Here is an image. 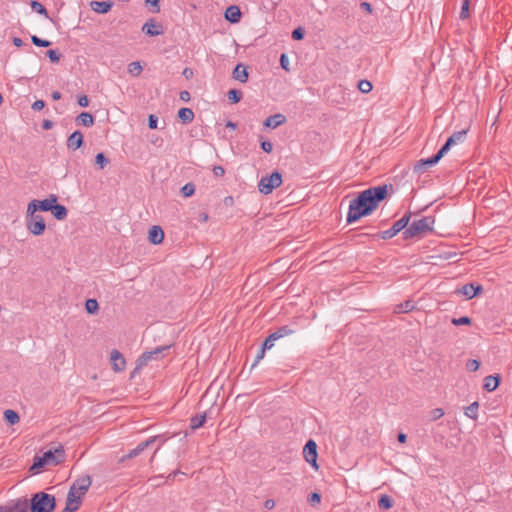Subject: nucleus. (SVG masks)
Masks as SVG:
<instances>
[{
  "label": "nucleus",
  "instance_id": "obj_21",
  "mask_svg": "<svg viewBox=\"0 0 512 512\" xmlns=\"http://www.w3.org/2000/svg\"><path fill=\"white\" fill-rule=\"evenodd\" d=\"M112 2L109 1H92L90 3L91 9L100 14H105L112 8Z\"/></svg>",
  "mask_w": 512,
  "mask_h": 512
},
{
  "label": "nucleus",
  "instance_id": "obj_27",
  "mask_svg": "<svg viewBox=\"0 0 512 512\" xmlns=\"http://www.w3.org/2000/svg\"><path fill=\"white\" fill-rule=\"evenodd\" d=\"M317 451L318 450H303V454H304V458L305 460L312 465V467L315 469V470H318V464H317V458H318V454H317Z\"/></svg>",
  "mask_w": 512,
  "mask_h": 512
},
{
  "label": "nucleus",
  "instance_id": "obj_13",
  "mask_svg": "<svg viewBox=\"0 0 512 512\" xmlns=\"http://www.w3.org/2000/svg\"><path fill=\"white\" fill-rule=\"evenodd\" d=\"M111 363L113 366V369L116 372L123 371L125 369L126 361L123 355L118 350H113L111 352Z\"/></svg>",
  "mask_w": 512,
  "mask_h": 512
},
{
  "label": "nucleus",
  "instance_id": "obj_45",
  "mask_svg": "<svg viewBox=\"0 0 512 512\" xmlns=\"http://www.w3.org/2000/svg\"><path fill=\"white\" fill-rule=\"evenodd\" d=\"M469 3L470 0H463L461 11H460V18L466 19L469 16Z\"/></svg>",
  "mask_w": 512,
  "mask_h": 512
},
{
  "label": "nucleus",
  "instance_id": "obj_6",
  "mask_svg": "<svg viewBox=\"0 0 512 512\" xmlns=\"http://www.w3.org/2000/svg\"><path fill=\"white\" fill-rule=\"evenodd\" d=\"M282 182L283 180L281 173L275 171L271 175L261 178L258 183V189L262 194L268 195L272 193L275 188H278Z\"/></svg>",
  "mask_w": 512,
  "mask_h": 512
},
{
  "label": "nucleus",
  "instance_id": "obj_15",
  "mask_svg": "<svg viewBox=\"0 0 512 512\" xmlns=\"http://www.w3.org/2000/svg\"><path fill=\"white\" fill-rule=\"evenodd\" d=\"M57 202V197L55 195H51L50 198L44 200H33L30 203H34L35 207L41 211H51L54 203Z\"/></svg>",
  "mask_w": 512,
  "mask_h": 512
},
{
  "label": "nucleus",
  "instance_id": "obj_26",
  "mask_svg": "<svg viewBox=\"0 0 512 512\" xmlns=\"http://www.w3.org/2000/svg\"><path fill=\"white\" fill-rule=\"evenodd\" d=\"M499 381H500V379L498 376H492V375L486 376L484 378V388L487 391L492 392L498 387Z\"/></svg>",
  "mask_w": 512,
  "mask_h": 512
},
{
  "label": "nucleus",
  "instance_id": "obj_35",
  "mask_svg": "<svg viewBox=\"0 0 512 512\" xmlns=\"http://www.w3.org/2000/svg\"><path fill=\"white\" fill-rule=\"evenodd\" d=\"M378 506L381 509L388 510L393 506V501L388 495H382L378 501Z\"/></svg>",
  "mask_w": 512,
  "mask_h": 512
},
{
  "label": "nucleus",
  "instance_id": "obj_28",
  "mask_svg": "<svg viewBox=\"0 0 512 512\" xmlns=\"http://www.w3.org/2000/svg\"><path fill=\"white\" fill-rule=\"evenodd\" d=\"M51 212L57 220H64L67 217L68 213L65 206L57 203H54Z\"/></svg>",
  "mask_w": 512,
  "mask_h": 512
},
{
  "label": "nucleus",
  "instance_id": "obj_24",
  "mask_svg": "<svg viewBox=\"0 0 512 512\" xmlns=\"http://www.w3.org/2000/svg\"><path fill=\"white\" fill-rule=\"evenodd\" d=\"M76 123L85 127H90L94 124V117L88 112H82L76 117Z\"/></svg>",
  "mask_w": 512,
  "mask_h": 512
},
{
  "label": "nucleus",
  "instance_id": "obj_53",
  "mask_svg": "<svg viewBox=\"0 0 512 512\" xmlns=\"http://www.w3.org/2000/svg\"><path fill=\"white\" fill-rule=\"evenodd\" d=\"M158 123V118L155 115H150L148 117V126L150 129H156Z\"/></svg>",
  "mask_w": 512,
  "mask_h": 512
},
{
  "label": "nucleus",
  "instance_id": "obj_62",
  "mask_svg": "<svg viewBox=\"0 0 512 512\" xmlns=\"http://www.w3.org/2000/svg\"><path fill=\"white\" fill-rule=\"evenodd\" d=\"M303 448H317V444L314 440L310 439L306 442Z\"/></svg>",
  "mask_w": 512,
  "mask_h": 512
},
{
  "label": "nucleus",
  "instance_id": "obj_17",
  "mask_svg": "<svg viewBox=\"0 0 512 512\" xmlns=\"http://www.w3.org/2000/svg\"><path fill=\"white\" fill-rule=\"evenodd\" d=\"M148 239L152 244H160L164 239V232L160 226H152L149 230Z\"/></svg>",
  "mask_w": 512,
  "mask_h": 512
},
{
  "label": "nucleus",
  "instance_id": "obj_60",
  "mask_svg": "<svg viewBox=\"0 0 512 512\" xmlns=\"http://www.w3.org/2000/svg\"><path fill=\"white\" fill-rule=\"evenodd\" d=\"M179 96L182 101L188 102L190 100V93L188 91H181Z\"/></svg>",
  "mask_w": 512,
  "mask_h": 512
},
{
  "label": "nucleus",
  "instance_id": "obj_36",
  "mask_svg": "<svg viewBox=\"0 0 512 512\" xmlns=\"http://www.w3.org/2000/svg\"><path fill=\"white\" fill-rule=\"evenodd\" d=\"M85 308L89 314L97 313L99 305L96 299H88L85 303Z\"/></svg>",
  "mask_w": 512,
  "mask_h": 512
},
{
  "label": "nucleus",
  "instance_id": "obj_58",
  "mask_svg": "<svg viewBox=\"0 0 512 512\" xmlns=\"http://www.w3.org/2000/svg\"><path fill=\"white\" fill-rule=\"evenodd\" d=\"M213 173H214V175H215L216 177H221V176H223V175H224L225 170H224V168H223L222 166H215V167L213 168Z\"/></svg>",
  "mask_w": 512,
  "mask_h": 512
},
{
  "label": "nucleus",
  "instance_id": "obj_30",
  "mask_svg": "<svg viewBox=\"0 0 512 512\" xmlns=\"http://www.w3.org/2000/svg\"><path fill=\"white\" fill-rule=\"evenodd\" d=\"M478 409L479 403L477 401L471 403L469 406L465 408V415L473 420H476L478 417Z\"/></svg>",
  "mask_w": 512,
  "mask_h": 512
},
{
  "label": "nucleus",
  "instance_id": "obj_10",
  "mask_svg": "<svg viewBox=\"0 0 512 512\" xmlns=\"http://www.w3.org/2000/svg\"><path fill=\"white\" fill-rule=\"evenodd\" d=\"M91 483V477L86 475L84 477L77 479L70 487L69 491H73V494H75L76 496H80L81 498L88 491L89 487L91 486Z\"/></svg>",
  "mask_w": 512,
  "mask_h": 512
},
{
  "label": "nucleus",
  "instance_id": "obj_3",
  "mask_svg": "<svg viewBox=\"0 0 512 512\" xmlns=\"http://www.w3.org/2000/svg\"><path fill=\"white\" fill-rule=\"evenodd\" d=\"M435 218L433 216H425L421 219L414 220L409 227L403 232L404 239L422 236L433 230Z\"/></svg>",
  "mask_w": 512,
  "mask_h": 512
},
{
  "label": "nucleus",
  "instance_id": "obj_52",
  "mask_svg": "<svg viewBox=\"0 0 512 512\" xmlns=\"http://www.w3.org/2000/svg\"><path fill=\"white\" fill-rule=\"evenodd\" d=\"M480 366V363L479 361L475 360V359H472V360H469L468 363H467V368L470 370V371H476L478 370Z\"/></svg>",
  "mask_w": 512,
  "mask_h": 512
},
{
  "label": "nucleus",
  "instance_id": "obj_20",
  "mask_svg": "<svg viewBox=\"0 0 512 512\" xmlns=\"http://www.w3.org/2000/svg\"><path fill=\"white\" fill-rule=\"evenodd\" d=\"M248 76L247 67L243 64H237L233 70V78L241 83H246Z\"/></svg>",
  "mask_w": 512,
  "mask_h": 512
},
{
  "label": "nucleus",
  "instance_id": "obj_32",
  "mask_svg": "<svg viewBox=\"0 0 512 512\" xmlns=\"http://www.w3.org/2000/svg\"><path fill=\"white\" fill-rule=\"evenodd\" d=\"M294 331L290 329L288 326L280 327L277 331L273 332L272 335L276 340L283 338L285 336L293 334Z\"/></svg>",
  "mask_w": 512,
  "mask_h": 512
},
{
  "label": "nucleus",
  "instance_id": "obj_37",
  "mask_svg": "<svg viewBox=\"0 0 512 512\" xmlns=\"http://www.w3.org/2000/svg\"><path fill=\"white\" fill-rule=\"evenodd\" d=\"M95 164L99 169H104L109 164V159L103 153H98L95 157Z\"/></svg>",
  "mask_w": 512,
  "mask_h": 512
},
{
  "label": "nucleus",
  "instance_id": "obj_5",
  "mask_svg": "<svg viewBox=\"0 0 512 512\" xmlns=\"http://www.w3.org/2000/svg\"><path fill=\"white\" fill-rule=\"evenodd\" d=\"M56 500L51 494L38 492L30 501V512H52L55 509Z\"/></svg>",
  "mask_w": 512,
  "mask_h": 512
},
{
  "label": "nucleus",
  "instance_id": "obj_47",
  "mask_svg": "<svg viewBox=\"0 0 512 512\" xmlns=\"http://www.w3.org/2000/svg\"><path fill=\"white\" fill-rule=\"evenodd\" d=\"M276 341V339L274 338V336L272 334H270L263 342L262 344V348L263 350H268V349H271L273 346H274V342Z\"/></svg>",
  "mask_w": 512,
  "mask_h": 512
},
{
  "label": "nucleus",
  "instance_id": "obj_12",
  "mask_svg": "<svg viewBox=\"0 0 512 512\" xmlns=\"http://www.w3.org/2000/svg\"><path fill=\"white\" fill-rule=\"evenodd\" d=\"M83 134L80 131L73 132L67 139L66 145L69 150H77L83 145Z\"/></svg>",
  "mask_w": 512,
  "mask_h": 512
},
{
  "label": "nucleus",
  "instance_id": "obj_56",
  "mask_svg": "<svg viewBox=\"0 0 512 512\" xmlns=\"http://www.w3.org/2000/svg\"><path fill=\"white\" fill-rule=\"evenodd\" d=\"M78 104L81 107H87L89 105V99L86 95H81L78 97Z\"/></svg>",
  "mask_w": 512,
  "mask_h": 512
},
{
  "label": "nucleus",
  "instance_id": "obj_51",
  "mask_svg": "<svg viewBox=\"0 0 512 512\" xmlns=\"http://www.w3.org/2000/svg\"><path fill=\"white\" fill-rule=\"evenodd\" d=\"M444 415V411L442 408H435L431 411V418L433 420H437Z\"/></svg>",
  "mask_w": 512,
  "mask_h": 512
},
{
  "label": "nucleus",
  "instance_id": "obj_29",
  "mask_svg": "<svg viewBox=\"0 0 512 512\" xmlns=\"http://www.w3.org/2000/svg\"><path fill=\"white\" fill-rule=\"evenodd\" d=\"M142 30L149 36H157L161 34L162 32L159 30V26L155 24L152 20L149 22H146Z\"/></svg>",
  "mask_w": 512,
  "mask_h": 512
},
{
  "label": "nucleus",
  "instance_id": "obj_61",
  "mask_svg": "<svg viewBox=\"0 0 512 512\" xmlns=\"http://www.w3.org/2000/svg\"><path fill=\"white\" fill-rule=\"evenodd\" d=\"M42 127L45 130H49V129H51L53 127V122L50 121V120H44L43 123H42Z\"/></svg>",
  "mask_w": 512,
  "mask_h": 512
},
{
  "label": "nucleus",
  "instance_id": "obj_63",
  "mask_svg": "<svg viewBox=\"0 0 512 512\" xmlns=\"http://www.w3.org/2000/svg\"><path fill=\"white\" fill-rule=\"evenodd\" d=\"M146 2L151 3V5L155 7L154 12H156V13L159 12V10H160L159 0H153V1L146 0Z\"/></svg>",
  "mask_w": 512,
  "mask_h": 512
},
{
  "label": "nucleus",
  "instance_id": "obj_57",
  "mask_svg": "<svg viewBox=\"0 0 512 512\" xmlns=\"http://www.w3.org/2000/svg\"><path fill=\"white\" fill-rule=\"evenodd\" d=\"M45 106V103L44 101L42 100H36L33 104H32V109L35 110V111H40L44 108Z\"/></svg>",
  "mask_w": 512,
  "mask_h": 512
},
{
  "label": "nucleus",
  "instance_id": "obj_55",
  "mask_svg": "<svg viewBox=\"0 0 512 512\" xmlns=\"http://www.w3.org/2000/svg\"><path fill=\"white\" fill-rule=\"evenodd\" d=\"M288 63H289V61H288V57L286 56V54H282V55L280 56V65H281V67H282L283 69H285L286 71H288V70H289V68H288Z\"/></svg>",
  "mask_w": 512,
  "mask_h": 512
},
{
  "label": "nucleus",
  "instance_id": "obj_38",
  "mask_svg": "<svg viewBox=\"0 0 512 512\" xmlns=\"http://www.w3.org/2000/svg\"><path fill=\"white\" fill-rule=\"evenodd\" d=\"M4 418L10 423V424H15L19 421V416L18 414L13 411V410H6L4 412Z\"/></svg>",
  "mask_w": 512,
  "mask_h": 512
},
{
  "label": "nucleus",
  "instance_id": "obj_42",
  "mask_svg": "<svg viewBox=\"0 0 512 512\" xmlns=\"http://www.w3.org/2000/svg\"><path fill=\"white\" fill-rule=\"evenodd\" d=\"M372 88L373 86L368 80H360L358 83V89L364 94L369 93Z\"/></svg>",
  "mask_w": 512,
  "mask_h": 512
},
{
  "label": "nucleus",
  "instance_id": "obj_33",
  "mask_svg": "<svg viewBox=\"0 0 512 512\" xmlns=\"http://www.w3.org/2000/svg\"><path fill=\"white\" fill-rule=\"evenodd\" d=\"M30 5L34 12L41 14L46 18L49 17L46 8L40 2L33 0L31 1Z\"/></svg>",
  "mask_w": 512,
  "mask_h": 512
},
{
  "label": "nucleus",
  "instance_id": "obj_59",
  "mask_svg": "<svg viewBox=\"0 0 512 512\" xmlns=\"http://www.w3.org/2000/svg\"><path fill=\"white\" fill-rule=\"evenodd\" d=\"M275 506V501L273 499H267L265 502H264V507L268 510H271L273 509Z\"/></svg>",
  "mask_w": 512,
  "mask_h": 512
},
{
  "label": "nucleus",
  "instance_id": "obj_1",
  "mask_svg": "<svg viewBox=\"0 0 512 512\" xmlns=\"http://www.w3.org/2000/svg\"><path fill=\"white\" fill-rule=\"evenodd\" d=\"M387 195V186L371 187L362 191L356 198L352 199L349 204L347 214V222L353 223L361 217L370 215L385 199Z\"/></svg>",
  "mask_w": 512,
  "mask_h": 512
},
{
  "label": "nucleus",
  "instance_id": "obj_46",
  "mask_svg": "<svg viewBox=\"0 0 512 512\" xmlns=\"http://www.w3.org/2000/svg\"><path fill=\"white\" fill-rule=\"evenodd\" d=\"M452 323L455 326L469 325L471 323V319L469 317H467V316H463V317H460V318H453L452 319Z\"/></svg>",
  "mask_w": 512,
  "mask_h": 512
},
{
  "label": "nucleus",
  "instance_id": "obj_54",
  "mask_svg": "<svg viewBox=\"0 0 512 512\" xmlns=\"http://www.w3.org/2000/svg\"><path fill=\"white\" fill-rule=\"evenodd\" d=\"M261 148L263 151H265L266 153H270L273 149V145L271 142L269 141H262L261 142Z\"/></svg>",
  "mask_w": 512,
  "mask_h": 512
},
{
  "label": "nucleus",
  "instance_id": "obj_48",
  "mask_svg": "<svg viewBox=\"0 0 512 512\" xmlns=\"http://www.w3.org/2000/svg\"><path fill=\"white\" fill-rule=\"evenodd\" d=\"M48 58L51 60V62L56 63L60 60L61 54L57 50H48L46 52Z\"/></svg>",
  "mask_w": 512,
  "mask_h": 512
},
{
  "label": "nucleus",
  "instance_id": "obj_16",
  "mask_svg": "<svg viewBox=\"0 0 512 512\" xmlns=\"http://www.w3.org/2000/svg\"><path fill=\"white\" fill-rule=\"evenodd\" d=\"M286 122V117L283 114H274L266 118L263 125L267 128L275 129L278 126L284 124Z\"/></svg>",
  "mask_w": 512,
  "mask_h": 512
},
{
  "label": "nucleus",
  "instance_id": "obj_23",
  "mask_svg": "<svg viewBox=\"0 0 512 512\" xmlns=\"http://www.w3.org/2000/svg\"><path fill=\"white\" fill-rule=\"evenodd\" d=\"M81 504L80 496H76L73 494V491H69L66 499V508L73 509V512L78 510L79 506Z\"/></svg>",
  "mask_w": 512,
  "mask_h": 512
},
{
  "label": "nucleus",
  "instance_id": "obj_41",
  "mask_svg": "<svg viewBox=\"0 0 512 512\" xmlns=\"http://www.w3.org/2000/svg\"><path fill=\"white\" fill-rule=\"evenodd\" d=\"M142 71V66L139 62H132L128 65V72L131 75L138 76Z\"/></svg>",
  "mask_w": 512,
  "mask_h": 512
},
{
  "label": "nucleus",
  "instance_id": "obj_39",
  "mask_svg": "<svg viewBox=\"0 0 512 512\" xmlns=\"http://www.w3.org/2000/svg\"><path fill=\"white\" fill-rule=\"evenodd\" d=\"M181 193L184 197H191L195 193V185L193 183H186L181 188Z\"/></svg>",
  "mask_w": 512,
  "mask_h": 512
},
{
  "label": "nucleus",
  "instance_id": "obj_50",
  "mask_svg": "<svg viewBox=\"0 0 512 512\" xmlns=\"http://www.w3.org/2000/svg\"><path fill=\"white\" fill-rule=\"evenodd\" d=\"M292 38L294 40H302L304 38V30L301 27L296 28L292 32Z\"/></svg>",
  "mask_w": 512,
  "mask_h": 512
},
{
  "label": "nucleus",
  "instance_id": "obj_18",
  "mask_svg": "<svg viewBox=\"0 0 512 512\" xmlns=\"http://www.w3.org/2000/svg\"><path fill=\"white\" fill-rule=\"evenodd\" d=\"M166 440H167V437H165V435H157L154 437H150L149 439H147L144 442H141L140 444H138V446L136 448H138V449L147 448L148 446H152V445H156L157 447H160L165 444Z\"/></svg>",
  "mask_w": 512,
  "mask_h": 512
},
{
  "label": "nucleus",
  "instance_id": "obj_19",
  "mask_svg": "<svg viewBox=\"0 0 512 512\" xmlns=\"http://www.w3.org/2000/svg\"><path fill=\"white\" fill-rule=\"evenodd\" d=\"M241 15L239 7L235 5L229 6L225 11V19L231 23H238Z\"/></svg>",
  "mask_w": 512,
  "mask_h": 512
},
{
  "label": "nucleus",
  "instance_id": "obj_14",
  "mask_svg": "<svg viewBox=\"0 0 512 512\" xmlns=\"http://www.w3.org/2000/svg\"><path fill=\"white\" fill-rule=\"evenodd\" d=\"M466 136V131H458L453 133L446 141V143L442 146V149L445 153L449 151L451 146L455 145L458 142H462Z\"/></svg>",
  "mask_w": 512,
  "mask_h": 512
},
{
  "label": "nucleus",
  "instance_id": "obj_44",
  "mask_svg": "<svg viewBox=\"0 0 512 512\" xmlns=\"http://www.w3.org/2000/svg\"><path fill=\"white\" fill-rule=\"evenodd\" d=\"M31 41L35 46H38V47H48L51 45L50 41L41 39L35 35L31 37Z\"/></svg>",
  "mask_w": 512,
  "mask_h": 512
},
{
  "label": "nucleus",
  "instance_id": "obj_22",
  "mask_svg": "<svg viewBox=\"0 0 512 512\" xmlns=\"http://www.w3.org/2000/svg\"><path fill=\"white\" fill-rule=\"evenodd\" d=\"M480 291H482V287L480 285L474 286L472 283L465 284L459 292L467 297V299L474 298Z\"/></svg>",
  "mask_w": 512,
  "mask_h": 512
},
{
  "label": "nucleus",
  "instance_id": "obj_11",
  "mask_svg": "<svg viewBox=\"0 0 512 512\" xmlns=\"http://www.w3.org/2000/svg\"><path fill=\"white\" fill-rule=\"evenodd\" d=\"M29 504L26 499H17L7 505H0V512H28Z\"/></svg>",
  "mask_w": 512,
  "mask_h": 512
},
{
  "label": "nucleus",
  "instance_id": "obj_9",
  "mask_svg": "<svg viewBox=\"0 0 512 512\" xmlns=\"http://www.w3.org/2000/svg\"><path fill=\"white\" fill-rule=\"evenodd\" d=\"M170 346H160L155 348L152 351L144 352L137 361V367H142L147 365L149 361L152 359H158L165 351H167Z\"/></svg>",
  "mask_w": 512,
  "mask_h": 512
},
{
  "label": "nucleus",
  "instance_id": "obj_34",
  "mask_svg": "<svg viewBox=\"0 0 512 512\" xmlns=\"http://www.w3.org/2000/svg\"><path fill=\"white\" fill-rule=\"evenodd\" d=\"M414 309V304L412 301H405L395 307V313H407Z\"/></svg>",
  "mask_w": 512,
  "mask_h": 512
},
{
  "label": "nucleus",
  "instance_id": "obj_31",
  "mask_svg": "<svg viewBox=\"0 0 512 512\" xmlns=\"http://www.w3.org/2000/svg\"><path fill=\"white\" fill-rule=\"evenodd\" d=\"M206 421V415L205 414H199L191 418L190 421V427L195 430L199 427H201Z\"/></svg>",
  "mask_w": 512,
  "mask_h": 512
},
{
  "label": "nucleus",
  "instance_id": "obj_40",
  "mask_svg": "<svg viewBox=\"0 0 512 512\" xmlns=\"http://www.w3.org/2000/svg\"><path fill=\"white\" fill-rule=\"evenodd\" d=\"M228 99L232 103H238L242 99V93L239 90L231 89L228 91Z\"/></svg>",
  "mask_w": 512,
  "mask_h": 512
},
{
  "label": "nucleus",
  "instance_id": "obj_43",
  "mask_svg": "<svg viewBox=\"0 0 512 512\" xmlns=\"http://www.w3.org/2000/svg\"><path fill=\"white\" fill-rule=\"evenodd\" d=\"M139 451L140 450H131L128 454H125L121 457H116L117 464H121L128 459L136 457L139 454Z\"/></svg>",
  "mask_w": 512,
  "mask_h": 512
},
{
  "label": "nucleus",
  "instance_id": "obj_2",
  "mask_svg": "<svg viewBox=\"0 0 512 512\" xmlns=\"http://www.w3.org/2000/svg\"><path fill=\"white\" fill-rule=\"evenodd\" d=\"M65 450H47L42 456L36 455L33 464L29 468V472L33 475L40 473L44 469L56 466L64 461Z\"/></svg>",
  "mask_w": 512,
  "mask_h": 512
},
{
  "label": "nucleus",
  "instance_id": "obj_4",
  "mask_svg": "<svg viewBox=\"0 0 512 512\" xmlns=\"http://www.w3.org/2000/svg\"><path fill=\"white\" fill-rule=\"evenodd\" d=\"M36 212L35 204L29 203L27 206L26 227L31 234L39 236L44 233L46 224L44 218Z\"/></svg>",
  "mask_w": 512,
  "mask_h": 512
},
{
  "label": "nucleus",
  "instance_id": "obj_7",
  "mask_svg": "<svg viewBox=\"0 0 512 512\" xmlns=\"http://www.w3.org/2000/svg\"><path fill=\"white\" fill-rule=\"evenodd\" d=\"M410 217H411V213L410 212L404 214L402 216V218L397 220L390 229L382 231L380 233V237L382 239H385V240L393 238L400 231L404 230L408 226L409 221H410Z\"/></svg>",
  "mask_w": 512,
  "mask_h": 512
},
{
  "label": "nucleus",
  "instance_id": "obj_25",
  "mask_svg": "<svg viewBox=\"0 0 512 512\" xmlns=\"http://www.w3.org/2000/svg\"><path fill=\"white\" fill-rule=\"evenodd\" d=\"M194 116V112L190 108L183 107L178 111V118L185 124L192 122Z\"/></svg>",
  "mask_w": 512,
  "mask_h": 512
},
{
  "label": "nucleus",
  "instance_id": "obj_49",
  "mask_svg": "<svg viewBox=\"0 0 512 512\" xmlns=\"http://www.w3.org/2000/svg\"><path fill=\"white\" fill-rule=\"evenodd\" d=\"M308 501L312 506L319 504L321 501V495L318 492H313L310 494Z\"/></svg>",
  "mask_w": 512,
  "mask_h": 512
},
{
  "label": "nucleus",
  "instance_id": "obj_8",
  "mask_svg": "<svg viewBox=\"0 0 512 512\" xmlns=\"http://www.w3.org/2000/svg\"><path fill=\"white\" fill-rule=\"evenodd\" d=\"M445 154L446 153L441 148L434 156H432L428 159H421V160L417 161L416 164L414 165V172H416V173L424 172L427 167H431V166L437 164Z\"/></svg>",
  "mask_w": 512,
  "mask_h": 512
},
{
  "label": "nucleus",
  "instance_id": "obj_64",
  "mask_svg": "<svg viewBox=\"0 0 512 512\" xmlns=\"http://www.w3.org/2000/svg\"><path fill=\"white\" fill-rule=\"evenodd\" d=\"M406 438H407L406 434H404V433H399L398 434V441H399V443L404 444L406 442Z\"/></svg>",
  "mask_w": 512,
  "mask_h": 512
}]
</instances>
